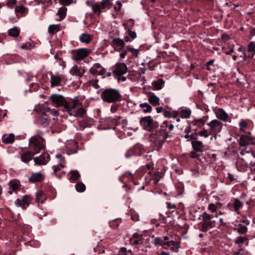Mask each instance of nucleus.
I'll list each match as a JSON object with an SVG mask.
<instances>
[{
	"mask_svg": "<svg viewBox=\"0 0 255 255\" xmlns=\"http://www.w3.org/2000/svg\"><path fill=\"white\" fill-rule=\"evenodd\" d=\"M166 131L164 129H159L150 135L151 145L154 149L159 150L162 148L163 143L167 138Z\"/></svg>",
	"mask_w": 255,
	"mask_h": 255,
	"instance_id": "f257e3e1",
	"label": "nucleus"
},
{
	"mask_svg": "<svg viewBox=\"0 0 255 255\" xmlns=\"http://www.w3.org/2000/svg\"><path fill=\"white\" fill-rule=\"evenodd\" d=\"M101 98L103 101L107 103H115L121 99V95L119 91L115 89H107L102 92Z\"/></svg>",
	"mask_w": 255,
	"mask_h": 255,
	"instance_id": "f03ea898",
	"label": "nucleus"
},
{
	"mask_svg": "<svg viewBox=\"0 0 255 255\" xmlns=\"http://www.w3.org/2000/svg\"><path fill=\"white\" fill-rule=\"evenodd\" d=\"M42 134V132H39L37 135H33L29 139L30 147L34 150L36 154L45 148V140L41 136Z\"/></svg>",
	"mask_w": 255,
	"mask_h": 255,
	"instance_id": "7ed1b4c3",
	"label": "nucleus"
},
{
	"mask_svg": "<svg viewBox=\"0 0 255 255\" xmlns=\"http://www.w3.org/2000/svg\"><path fill=\"white\" fill-rule=\"evenodd\" d=\"M91 51L87 48H79L72 51L73 59L77 62L83 60L87 57Z\"/></svg>",
	"mask_w": 255,
	"mask_h": 255,
	"instance_id": "20e7f679",
	"label": "nucleus"
},
{
	"mask_svg": "<svg viewBox=\"0 0 255 255\" xmlns=\"http://www.w3.org/2000/svg\"><path fill=\"white\" fill-rule=\"evenodd\" d=\"M51 100L56 107H63L67 111L70 104L66 101L64 97L60 95L54 94L51 96Z\"/></svg>",
	"mask_w": 255,
	"mask_h": 255,
	"instance_id": "39448f33",
	"label": "nucleus"
},
{
	"mask_svg": "<svg viewBox=\"0 0 255 255\" xmlns=\"http://www.w3.org/2000/svg\"><path fill=\"white\" fill-rule=\"evenodd\" d=\"M238 141L242 146L255 144V137L253 136L250 132H246L243 134L240 137Z\"/></svg>",
	"mask_w": 255,
	"mask_h": 255,
	"instance_id": "423d86ee",
	"label": "nucleus"
},
{
	"mask_svg": "<svg viewBox=\"0 0 255 255\" xmlns=\"http://www.w3.org/2000/svg\"><path fill=\"white\" fill-rule=\"evenodd\" d=\"M250 162H251V159L248 161L243 157H239L236 163L238 170L243 172L247 171L250 167L249 164Z\"/></svg>",
	"mask_w": 255,
	"mask_h": 255,
	"instance_id": "0eeeda50",
	"label": "nucleus"
},
{
	"mask_svg": "<svg viewBox=\"0 0 255 255\" xmlns=\"http://www.w3.org/2000/svg\"><path fill=\"white\" fill-rule=\"evenodd\" d=\"M32 201V198L28 195H24L22 199H17L14 204L17 207H21L25 209L29 206Z\"/></svg>",
	"mask_w": 255,
	"mask_h": 255,
	"instance_id": "6e6552de",
	"label": "nucleus"
},
{
	"mask_svg": "<svg viewBox=\"0 0 255 255\" xmlns=\"http://www.w3.org/2000/svg\"><path fill=\"white\" fill-rule=\"evenodd\" d=\"M208 126L210 127V132L216 135L221 131L223 124L217 120H213L208 124Z\"/></svg>",
	"mask_w": 255,
	"mask_h": 255,
	"instance_id": "1a4fd4ad",
	"label": "nucleus"
},
{
	"mask_svg": "<svg viewBox=\"0 0 255 255\" xmlns=\"http://www.w3.org/2000/svg\"><path fill=\"white\" fill-rule=\"evenodd\" d=\"M127 70L128 68L125 63H117L113 71V74L115 77L121 76L126 74Z\"/></svg>",
	"mask_w": 255,
	"mask_h": 255,
	"instance_id": "9d476101",
	"label": "nucleus"
},
{
	"mask_svg": "<svg viewBox=\"0 0 255 255\" xmlns=\"http://www.w3.org/2000/svg\"><path fill=\"white\" fill-rule=\"evenodd\" d=\"M140 124L145 129L148 131H151L156 126L152 119L149 116L141 118Z\"/></svg>",
	"mask_w": 255,
	"mask_h": 255,
	"instance_id": "9b49d317",
	"label": "nucleus"
},
{
	"mask_svg": "<svg viewBox=\"0 0 255 255\" xmlns=\"http://www.w3.org/2000/svg\"><path fill=\"white\" fill-rule=\"evenodd\" d=\"M89 71L90 73L94 76L101 75L103 77H105L106 69L102 67L99 63L94 64L90 69Z\"/></svg>",
	"mask_w": 255,
	"mask_h": 255,
	"instance_id": "f8f14e48",
	"label": "nucleus"
},
{
	"mask_svg": "<svg viewBox=\"0 0 255 255\" xmlns=\"http://www.w3.org/2000/svg\"><path fill=\"white\" fill-rule=\"evenodd\" d=\"M70 116L74 117L81 118L86 113V110L83 107L76 108L75 109H71V106L69 107V109L67 111Z\"/></svg>",
	"mask_w": 255,
	"mask_h": 255,
	"instance_id": "ddd939ff",
	"label": "nucleus"
},
{
	"mask_svg": "<svg viewBox=\"0 0 255 255\" xmlns=\"http://www.w3.org/2000/svg\"><path fill=\"white\" fill-rule=\"evenodd\" d=\"M59 159V163L53 166V173L56 175V173L65 166V159L61 154H58L55 156Z\"/></svg>",
	"mask_w": 255,
	"mask_h": 255,
	"instance_id": "4468645a",
	"label": "nucleus"
},
{
	"mask_svg": "<svg viewBox=\"0 0 255 255\" xmlns=\"http://www.w3.org/2000/svg\"><path fill=\"white\" fill-rule=\"evenodd\" d=\"M43 113L40 119V124L43 127H46L49 124L50 120V115L51 112L49 108H43Z\"/></svg>",
	"mask_w": 255,
	"mask_h": 255,
	"instance_id": "2eb2a0df",
	"label": "nucleus"
},
{
	"mask_svg": "<svg viewBox=\"0 0 255 255\" xmlns=\"http://www.w3.org/2000/svg\"><path fill=\"white\" fill-rule=\"evenodd\" d=\"M87 4L88 6L92 7L93 10L95 13H98L100 14L101 11L105 8L101 1L93 3L92 1H87Z\"/></svg>",
	"mask_w": 255,
	"mask_h": 255,
	"instance_id": "dca6fc26",
	"label": "nucleus"
},
{
	"mask_svg": "<svg viewBox=\"0 0 255 255\" xmlns=\"http://www.w3.org/2000/svg\"><path fill=\"white\" fill-rule=\"evenodd\" d=\"M142 240L143 238L141 235L134 233L129 240V244L131 246L138 247L139 245L142 243Z\"/></svg>",
	"mask_w": 255,
	"mask_h": 255,
	"instance_id": "f3484780",
	"label": "nucleus"
},
{
	"mask_svg": "<svg viewBox=\"0 0 255 255\" xmlns=\"http://www.w3.org/2000/svg\"><path fill=\"white\" fill-rule=\"evenodd\" d=\"M69 72L73 76L81 77L85 73V70L84 67H78L77 65H74L70 70Z\"/></svg>",
	"mask_w": 255,
	"mask_h": 255,
	"instance_id": "a211bd4d",
	"label": "nucleus"
},
{
	"mask_svg": "<svg viewBox=\"0 0 255 255\" xmlns=\"http://www.w3.org/2000/svg\"><path fill=\"white\" fill-rule=\"evenodd\" d=\"M35 164L44 165L49 161V155L48 153H43L34 159Z\"/></svg>",
	"mask_w": 255,
	"mask_h": 255,
	"instance_id": "6ab92c4d",
	"label": "nucleus"
},
{
	"mask_svg": "<svg viewBox=\"0 0 255 255\" xmlns=\"http://www.w3.org/2000/svg\"><path fill=\"white\" fill-rule=\"evenodd\" d=\"M125 45L124 40L118 38H114L112 42V45L118 51L123 50Z\"/></svg>",
	"mask_w": 255,
	"mask_h": 255,
	"instance_id": "aec40b11",
	"label": "nucleus"
},
{
	"mask_svg": "<svg viewBox=\"0 0 255 255\" xmlns=\"http://www.w3.org/2000/svg\"><path fill=\"white\" fill-rule=\"evenodd\" d=\"M215 222L214 221H205L200 223V230L202 232H207L209 229L213 227Z\"/></svg>",
	"mask_w": 255,
	"mask_h": 255,
	"instance_id": "412c9836",
	"label": "nucleus"
},
{
	"mask_svg": "<svg viewBox=\"0 0 255 255\" xmlns=\"http://www.w3.org/2000/svg\"><path fill=\"white\" fill-rule=\"evenodd\" d=\"M148 100L150 104L153 106L160 105V99L154 93H150L148 95Z\"/></svg>",
	"mask_w": 255,
	"mask_h": 255,
	"instance_id": "4be33fe9",
	"label": "nucleus"
},
{
	"mask_svg": "<svg viewBox=\"0 0 255 255\" xmlns=\"http://www.w3.org/2000/svg\"><path fill=\"white\" fill-rule=\"evenodd\" d=\"M216 115L218 119L224 122L226 121L228 118V114L222 109H218L216 112Z\"/></svg>",
	"mask_w": 255,
	"mask_h": 255,
	"instance_id": "5701e85b",
	"label": "nucleus"
},
{
	"mask_svg": "<svg viewBox=\"0 0 255 255\" xmlns=\"http://www.w3.org/2000/svg\"><path fill=\"white\" fill-rule=\"evenodd\" d=\"M44 179L43 175L39 172L33 173L29 178V181L31 182H40Z\"/></svg>",
	"mask_w": 255,
	"mask_h": 255,
	"instance_id": "b1692460",
	"label": "nucleus"
},
{
	"mask_svg": "<svg viewBox=\"0 0 255 255\" xmlns=\"http://www.w3.org/2000/svg\"><path fill=\"white\" fill-rule=\"evenodd\" d=\"M192 145L193 149L196 151L201 152L204 149V145L201 141L199 140H192Z\"/></svg>",
	"mask_w": 255,
	"mask_h": 255,
	"instance_id": "393cba45",
	"label": "nucleus"
},
{
	"mask_svg": "<svg viewBox=\"0 0 255 255\" xmlns=\"http://www.w3.org/2000/svg\"><path fill=\"white\" fill-rule=\"evenodd\" d=\"M72 102V105H70L71 109H75L76 108L81 106L82 104L83 100L79 96L75 97L73 98H70Z\"/></svg>",
	"mask_w": 255,
	"mask_h": 255,
	"instance_id": "a878e982",
	"label": "nucleus"
},
{
	"mask_svg": "<svg viewBox=\"0 0 255 255\" xmlns=\"http://www.w3.org/2000/svg\"><path fill=\"white\" fill-rule=\"evenodd\" d=\"M15 139V136L13 133L9 134H4L2 136V142L5 144H10L13 142Z\"/></svg>",
	"mask_w": 255,
	"mask_h": 255,
	"instance_id": "bb28decb",
	"label": "nucleus"
},
{
	"mask_svg": "<svg viewBox=\"0 0 255 255\" xmlns=\"http://www.w3.org/2000/svg\"><path fill=\"white\" fill-rule=\"evenodd\" d=\"M234 231L237 232L239 234H246L248 232V227L241 223L236 225V228H234Z\"/></svg>",
	"mask_w": 255,
	"mask_h": 255,
	"instance_id": "cd10ccee",
	"label": "nucleus"
},
{
	"mask_svg": "<svg viewBox=\"0 0 255 255\" xmlns=\"http://www.w3.org/2000/svg\"><path fill=\"white\" fill-rule=\"evenodd\" d=\"M67 11V9L65 6H63L60 7L57 12V15L59 16L57 20L60 21L63 19L66 15Z\"/></svg>",
	"mask_w": 255,
	"mask_h": 255,
	"instance_id": "c85d7f7f",
	"label": "nucleus"
},
{
	"mask_svg": "<svg viewBox=\"0 0 255 255\" xmlns=\"http://www.w3.org/2000/svg\"><path fill=\"white\" fill-rule=\"evenodd\" d=\"M61 81V78L58 75H51L50 82L52 86L59 85Z\"/></svg>",
	"mask_w": 255,
	"mask_h": 255,
	"instance_id": "c756f323",
	"label": "nucleus"
},
{
	"mask_svg": "<svg viewBox=\"0 0 255 255\" xmlns=\"http://www.w3.org/2000/svg\"><path fill=\"white\" fill-rule=\"evenodd\" d=\"M35 154V153L32 152L23 153L21 156V160L25 163H27L32 159L33 156Z\"/></svg>",
	"mask_w": 255,
	"mask_h": 255,
	"instance_id": "7c9ffc66",
	"label": "nucleus"
},
{
	"mask_svg": "<svg viewBox=\"0 0 255 255\" xmlns=\"http://www.w3.org/2000/svg\"><path fill=\"white\" fill-rule=\"evenodd\" d=\"M240 153L243 156V158H246L248 161L251 159L253 155V152H251L250 150H247V148L245 149H242L240 151Z\"/></svg>",
	"mask_w": 255,
	"mask_h": 255,
	"instance_id": "2f4dec72",
	"label": "nucleus"
},
{
	"mask_svg": "<svg viewBox=\"0 0 255 255\" xmlns=\"http://www.w3.org/2000/svg\"><path fill=\"white\" fill-rule=\"evenodd\" d=\"M164 82L162 79H159L157 81H153L152 83L153 89L154 90H161L164 84Z\"/></svg>",
	"mask_w": 255,
	"mask_h": 255,
	"instance_id": "473e14b6",
	"label": "nucleus"
},
{
	"mask_svg": "<svg viewBox=\"0 0 255 255\" xmlns=\"http://www.w3.org/2000/svg\"><path fill=\"white\" fill-rule=\"evenodd\" d=\"M80 40L81 42L84 43H89L91 40V37L90 34L84 33L80 36Z\"/></svg>",
	"mask_w": 255,
	"mask_h": 255,
	"instance_id": "72a5a7b5",
	"label": "nucleus"
},
{
	"mask_svg": "<svg viewBox=\"0 0 255 255\" xmlns=\"http://www.w3.org/2000/svg\"><path fill=\"white\" fill-rule=\"evenodd\" d=\"M145 160H147V163H146V167L149 170L153 169V163L151 158V155H146L144 156Z\"/></svg>",
	"mask_w": 255,
	"mask_h": 255,
	"instance_id": "f704fd0d",
	"label": "nucleus"
},
{
	"mask_svg": "<svg viewBox=\"0 0 255 255\" xmlns=\"http://www.w3.org/2000/svg\"><path fill=\"white\" fill-rule=\"evenodd\" d=\"M139 107L143 110L144 113H150L152 111V107L147 103H142L139 104Z\"/></svg>",
	"mask_w": 255,
	"mask_h": 255,
	"instance_id": "c9c22d12",
	"label": "nucleus"
},
{
	"mask_svg": "<svg viewBox=\"0 0 255 255\" xmlns=\"http://www.w3.org/2000/svg\"><path fill=\"white\" fill-rule=\"evenodd\" d=\"M234 242L236 244H245L247 245L249 243V240L246 237L239 236L235 239Z\"/></svg>",
	"mask_w": 255,
	"mask_h": 255,
	"instance_id": "e433bc0d",
	"label": "nucleus"
},
{
	"mask_svg": "<svg viewBox=\"0 0 255 255\" xmlns=\"http://www.w3.org/2000/svg\"><path fill=\"white\" fill-rule=\"evenodd\" d=\"M165 245L170 248L172 250H177L179 248V245L177 242L170 241L165 243Z\"/></svg>",
	"mask_w": 255,
	"mask_h": 255,
	"instance_id": "4c0bfd02",
	"label": "nucleus"
},
{
	"mask_svg": "<svg viewBox=\"0 0 255 255\" xmlns=\"http://www.w3.org/2000/svg\"><path fill=\"white\" fill-rule=\"evenodd\" d=\"M248 51L252 53V55L249 57L253 58L254 55H255V43L254 42H251L249 43L248 46Z\"/></svg>",
	"mask_w": 255,
	"mask_h": 255,
	"instance_id": "58836bf2",
	"label": "nucleus"
},
{
	"mask_svg": "<svg viewBox=\"0 0 255 255\" xmlns=\"http://www.w3.org/2000/svg\"><path fill=\"white\" fill-rule=\"evenodd\" d=\"M162 177L163 173L161 172L158 171L153 175L152 179L155 183H157Z\"/></svg>",
	"mask_w": 255,
	"mask_h": 255,
	"instance_id": "ea45409f",
	"label": "nucleus"
},
{
	"mask_svg": "<svg viewBox=\"0 0 255 255\" xmlns=\"http://www.w3.org/2000/svg\"><path fill=\"white\" fill-rule=\"evenodd\" d=\"M19 31L16 27H14L8 30V34L13 37H16L18 35Z\"/></svg>",
	"mask_w": 255,
	"mask_h": 255,
	"instance_id": "a19ab883",
	"label": "nucleus"
},
{
	"mask_svg": "<svg viewBox=\"0 0 255 255\" xmlns=\"http://www.w3.org/2000/svg\"><path fill=\"white\" fill-rule=\"evenodd\" d=\"M233 206L235 211L238 212L240 209V208L243 206V204L239 199H235L234 201Z\"/></svg>",
	"mask_w": 255,
	"mask_h": 255,
	"instance_id": "79ce46f5",
	"label": "nucleus"
},
{
	"mask_svg": "<svg viewBox=\"0 0 255 255\" xmlns=\"http://www.w3.org/2000/svg\"><path fill=\"white\" fill-rule=\"evenodd\" d=\"M9 185L13 191H16L19 188V182L17 180L10 181Z\"/></svg>",
	"mask_w": 255,
	"mask_h": 255,
	"instance_id": "37998d69",
	"label": "nucleus"
},
{
	"mask_svg": "<svg viewBox=\"0 0 255 255\" xmlns=\"http://www.w3.org/2000/svg\"><path fill=\"white\" fill-rule=\"evenodd\" d=\"M76 190L78 192H84L86 189L85 185L81 182L77 183L75 185Z\"/></svg>",
	"mask_w": 255,
	"mask_h": 255,
	"instance_id": "c03bdc74",
	"label": "nucleus"
},
{
	"mask_svg": "<svg viewBox=\"0 0 255 255\" xmlns=\"http://www.w3.org/2000/svg\"><path fill=\"white\" fill-rule=\"evenodd\" d=\"M248 124L246 121L242 120L239 124L240 129L241 131H245L248 128Z\"/></svg>",
	"mask_w": 255,
	"mask_h": 255,
	"instance_id": "a18cd8bd",
	"label": "nucleus"
},
{
	"mask_svg": "<svg viewBox=\"0 0 255 255\" xmlns=\"http://www.w3.org/2000/svg\"><path fill=\"white\" fill-rule=\"evenodd\" d=\"M59 26L58 25H50L48 27V32L54 34L55 31H59Z\"/></svg>",
	"mask_w": 255,
	"mask_h": 255,
	"instance_id": "49530a36",
	"label": "nucleus"
},
{
	"mask_svg": "<svg viewBox=\"0 0 255 255\" xmlns=\"http://www.w3.org/2000/svg\"><path fill=\"white\" fill-rule=\"evenodd\" d=\"M15 11L16 13H20L21 14H24L26 12V8L22 5L17 6L15 8Z\"/></svg>",
	"mask_w": 255,
	"mask_h": 255,
	"instance_id": "de8ad7c7",
	"label": "nucleus"
},
{
	"mask_svg": "<svg viewBox=\"0 0 255 255\" xmlns=\"http://www.w3.org/2000/svg\"><path fill=\"white\" fill-rule=\"evenodd\" d=\"M71 177L70 179L72 180H76L80 176V174L77 171H71L70 172Z\"/></svg>",
	"mask_w": 255,
	"mask_h": 255,
	"instance_id": "09e8293b",
	"label": "nucleus"
},
{
	"mask_svg": "<svg viewBox=\"0 0 255 255\" xmlns=\"http://www.w3.org/2000/svg\"><path fill=\"white\" fill-rule=\"evenodd\" d=\"M180 116L182 118H188L190 116V112L187 110H182L180 113Z\"/></svg>",
	"mask_w": 255,
	"mask_h": 255,
	"instance_id": "8fccbe9b",
	"label": "nucleus"
},
{
	"mask_svg": "<svg viewBox=\"0 0 255 255\" xmlns=\"http://www.w3.org/2000/svg\"><path fill=\"white\" fill-rule=\"evenodd\" d=\"M202 217L203 221H211V220L212 218V216L208 214L206 212H204L202 215Z\"/></svg>",
	"mask_w": 255,
	"mask_h": 255,
	"instance_id": "3c124183",
	"label": "nucleus"
},
{
	"mask_svg": "<svg viewBox=\"0 0 255 255\" xmlns=\"http://www.w3.org/2000/svg\"><path fill=\"white\" fill-rule=\"evenodd\" d=\"M219 207V204H217L216 205L214 204H210L208 206V209L210 210L212 212H215L217 208Z\"/></svg>",
	"mask_w": 255,
	"mask_h": 255,
	"instance_id": "603ef678",
	"label": "nucleus"
},
{
	"mask_svg": "<svg viewBox=\"0 0 255 255\" xmlns=\"http://www.w3.org/2000/svg\"><path fill=\"white\" fill-rule=\"evenodd\" d=\"M197 134H198V135L199 136L206 138L209 136L210 133L207 130H204L202 131H200L198 132H197Z\"/></svg>",
	"mask_w": 255,
	"mask_h": 255,
	"instance_id": "864d4df0",
	"label": "nucleus"
},
{
	"mask_svg": "<svg viewBox=\"0 0 255 255\" xmlns=\"http://www.w3.org/2000/svg\"><path fill=\"white\" fill-rule=\"evenodd\" d=\"M206 120V118L205 117H204L201 119L196 120L195 122L196 124H198L199 126H203L205 124Z\"/></svg>",
	"mask_w": 255,
	"mask_h": 255,
	"instance_id": "5fc2aeb1",
	"label": "nucleus"
},
{
	"mask_svg": "<svg viewBox=\"0 0 255 255\" xmlns=\"http://www.w3.org/2000/svg\"><path fill=\"white\" fill-rule=\"evenodd\" d=\"M164 115L166 118H170L171 116L173 117L174 118L176 117L177 113L175 112H174L172 114V116L171 115V113L169 111H165L164 112Z\"/></svg>",
	"mask_w": 255,
	"mask_h": 255,
	"instance_id": "6e6d98bb",
	"label": "nucleus"
},
{
	"mask_svg": "<svg viewBox=\"0 0 255 255\" xmlns=\"http://www.w3.org/2000/svg\"><path fill=\"white\" fill-rule=\"evenodd\" d=\"M128 32L129 37L131 38L132 40L136 38V34L135 32L131 31V30H128Z\"/></svg>",
	"mask_w": 255,
	"mask_h": 255,
	"instance_id": "4d7b16f0",
	"label": "nucleus"
},
{
	"mask_svg": "<svg viewBox=\"0 0 255 255\" xmlns=\"http://www.w3.org/2000/svg\"><path fill=\"white\" fill-rule=\"evenodd\" d=\"M127 48L129 51L131 52L133 54H134L136 56H137L138 53V51L137 49L129 47H127Z\"/></svg>",
	"mask_w": 255,
	"mask_h": 255,
	"instance_id": "13d9d810",
	"label": "nucleus"
},
{
	"mask_svg": "<svg viewBox=\"0 0 255 255\" xmlns=\"http://www.w3.org/2000/svg\"><path fill=\"white\" fill-rule=\"evenodd\" d=\"M119 109V105L117 104H113L111 106L110 111L111 113H116L118 109Z\"/></svg>",
	"mask_w": 255,
	"mask_h": 255,
	"instance_id": "bf43d9fd",
	"label": "nucleus"
},
{
	"mask_svg": "<svg viewBox=\"0 0 255 255\" xmlns=\"http://www.w3.org/2000/svg\"><path fill=\"white\" fill-rule=\"evenodd\" d=\"M102 3H103V5L106 8L107 6H110L111 5L112 3L110 0H102Z\"/></svg>",
	"mask_w": 255,
	"mask_h": 255,
	"instance_id": "052dcab7",
	"label": "nucleus"
},
{
	"mask_svg": "<svg viewBox=\"0 0 255 255\" xmlns=\"http://www.w3.org/2000/svg\"><path fill=\"white\" fill-rule=\"evenodd\" d=\"M59 2L61 4L68 5L71 4V0H60Z\"/></svg>",
	"mask_w": 255,
	"mask_h": 255,
	"instance_id": "680f3d73",
	"label": "nucleus"
},
{
	"mask_svg": "<svg viewBox=\"0 0 255 255\" xmlns=\"http://www.w3.org/2000/svg\"><path fill=\"white\" fill-rule=\"evenodd\" d=\"M155 243L157 244L160 245L161 246L165 245V242L163 241L162 239L157 238L155 239Z\"/></svg>",
	"mask_w": 255,
	"mask_h": 255,
	"instance_id": "e2e57ef3",
	"label": "nucleus"
},
{
	"mask_svg": "<svg viewBox=\"0 0 255 255\" xmlns=\"http://www.w3.org/2000/svg\"><path fill=\"white\" fill-rule=\"evenodd\" d=\"M233 255H245V253H244L243 250L241 249L238 250V251L234 252Z\"/></svg>",
	"mask_w": 255,
	"mask_h": 255,
	"instance_id": "0e129e2a",
	"label": "nucleus"
},
{
	"mask_svg": "<svg viewBox=\"0 0 255 255\" xmlns=\"http://www.w3.org/2000/svg\"><path fill=\"white\" fill-rule=\"evenodd\" d=\"M16 3V0H8L6 5L10 6L11 5H14Z\"/></svg>",
	"mask_w": 255,
	"mask_h": 255,
	"instance_id": "69168bd1",
	"label": "nucleus"
},
{
	"mask_svg": "<svg viewBox=\"0 0 255 255\" xmlns=\"http://www.w3.org/2000/svg\"><path fill=\"white\" fill-rule=\"evenodd\" d=\"M241 224H245L244 225L247 226V225H249L250 224V222L247 219H242L241 220Z\"/></svg>",
	"mask_w": 255,
	"mask_h": 255,
	"instance_id": "338daca9",
	"label": "nucleus"
},
{
	"mask_svg": "<svg viewBox=\"0 0 255 255\" xmlns=\"http://www.w3.org/2000/svg\"><path fill=\"white\" fill-rule=\"evenodd\" d=\"M190 156L192 158H197L198 156V155L197 154L196 151H192L190 152Z\"/></svg>",
	"mask_w": 255,
	"mask_h": 255,
	"instance_id": "774afa93",
	"label": "nucleus"
}]
</instances>
